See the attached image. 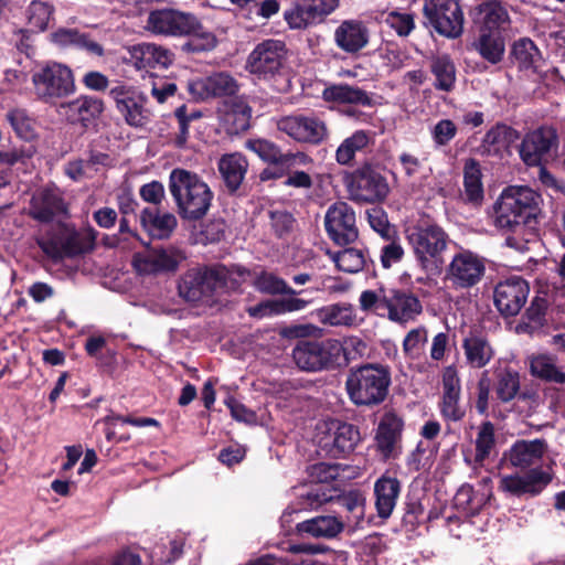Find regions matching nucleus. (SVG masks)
Here are the masks:
<instances>
[{"mask_svg": "<svg viewBox=\"0 0 565 565\" xmlns=\"http://www.w3.org/2000/svg\"><path fill=\"white\" fill-rule=\"evenodd\" d=\"M340 347L337 339H302L292 349L296 365L306 372H320L339 367Z\"/></svg>", "mask_w": 565, "mask_h": 565, "instance_id": "obj_9", "label": "nucleus"}, {"mask_svg": "<svg viewBox=\"0 0 565 565\" xmlns=\"http://www.w3.org/2000/svg\"><path fill=\"white\" fill-rule=\"evenodd\" d=\"M376 134L369 129H358L344 138L335 150V161L340 166L352 167L356 153H366L375 145Z\"/></svg>", "mask_w": 565, "mask_h": 565, "instance_id": "obj_34", "label": "nucleus"}, {"mask_svg": "<svg viewBox=\"0 0 565 565\" xmlns=\"http://www.w3.org/2000/svg\"><path fill=\"white\" fill-rule=\"evenodd\" d=\"M540 199V194L529 186L504 189L493 205L495 226L513 233L535 230Z\"/></svg>", "mask_w": 565, "mask_h": 565, "instance_id": "obj_5", "label": "nucleus"}, {"mask_svg": "<svg viewBox=\"0 0 565 565\" xmlns=\"http://www.w3.org/2000/svg\"><path fill=\"white\" fill-rule=\"evenodd\" d=\"M458 128L450 119H440L431 130V138L436 147H446L456 137Z\"/></svg>", "mask_w": 565, "mask_h": 565, "instance_id": "obj_63", "label": "nucleus"}, {"mask_svg": "<svg viewBox=\"0 0 565 565\" xmlns=\"http://www.w3.org/2000/svg\"><path fill=\"white\" fill-rule=\"evenodd\" d=\"M109 96L129 126L142 127L146 124V97L136 87L120 84L110 88Z\"/></svg>", "mask_w": 565, "mask_h": 565, "instance_id": "obj_22", "label": "nucleus"}, {"mask_svg": "<svg viewBox=\"0 0 565 565\" xmlns=\"http://www.w3.org/2000/svg\"><path fill=\"white\" fill-rule=\"evenodd\" d=\"M460 393H443L440 414L445 420L460 422L466 412L459 405Z\"/></svg>", "mask_w": 565, "mask_h": 565, "instance_id": "obj_61", "label": "nucleus"}, {"mask_svg": "<svg viewBox=\"0 0 565 565\" xmlns=\"http://www.w3.org/2000/svg\"><path fill=\"white\" fill-rule=\"evenodd\" d=\"M425 25L447 39H457L463 33L465 15L459 0H425L423 6Z\"/></svg>", "mask_w": 565, "mask_h": 565, "instance_id": "obj_10", "label": "nucleus"}, {"mask_svg": "<svg viewBox=\"0 0 565 565\" xmlns=\"http://www.w3.org/2000/svg\"><path fill=\"white\" fill-rule=\"evenodd\" d=\"M310 301L297 296H288L280 299L266 300L250 310L252 316H271L287 312L300 311L305 309Z\"/></svg>", "mask_w": 565, "mask_h": 565, "instance_id": "obj_48", "label": "nucleus"}, {"mask_svg": "<svg viewBox=\"0 0 565 565\" xmlns=\"http://www.w3.org/2000/svg\"><path fill=\"white\" fill-rule=\"evenodd\" d=\"M472 19L479 25V32L501 33L509 23V13L500 0H484L471 10Z\"/></svg>", "mask_w": 565, "mask_h": 565, "instance_id": "obj_32", "label": "nucleus"}, {"mask_svg": "<svg viewBox=\"0 0 565 565\" xmlns=\"http://www.w3.org/2000/svg\"><path fill=\"white\" fill-rule=\"evenodd\" d=\"M367 218L371 227L377 232L384 239L396 236V230L390 224L385 212L375 207L367 212Z\"/></svg>", "mask_w": 565, "mask_h": 565, "instance_id": "obj_64", "label": "nucleus"}, {"mask_svg": "<svg viewBox=\"0 0 565 565\" xmlns=\"http://www.w3.org/2000/svg\"><path fill=\"white\" fill-rule=\"evenodd\" d=\"M269 225L274 235L284 238L290 235L297 223L294 214L287 210L276 209L268 211Z\"/></svg>", "mask_w": 565, "mask_h": 565, "instance_id": "obj_58", "label": "nucleus"}, {"mask_svg": "<svg viewBox=\"0 0 565 565\" xmlns=\"http://www.w3.org/2000/svg\"><path fill=\"white\" fill-rule=\"evenodd\" d=\"M140 224L152 238L167 239L178 226L177 217L170 213H160L157 207H145L140 213Z\"/></svg>", "mask_w": 565, "mask_h": 565, "instance_id": "obj_36", "label": "nucleus"}, {"mask_svg": "<svg viewBox=\"0 0 565 565\" xmlns=\"http://www.w3.org/2000/svg\"><path fill=\"white\" fill-rule=\"evenodd\" d=\"M248 169V161L242 153L224 154L218 161V171L230 194L239 189Z\"/></svg>", "mask_w": 565, "mask_h": 565, "instance_id": "obj_38", "label": "nucleus"}, {"mask_svg": "<svg viewBox=\"0 0 565 565\" xmlns=\"http://www.w3.org/2000/svg\"><path fill=\"white\" fill-rule=\"evenodd\" d=\"M360 307L364 311H373L381 317H387L394 322L413 320L423 310L422 303L415 295L385 287L362 291Z\"/></svg>", "mask_w": 565, "mask_h": 565, "instance_id": "obj_7", "label": "nucleus"}, {"mask_svg": "<svg viewBox=\"0 0 565 565\" xmlns=\"http://www.w3.org/2000/svg\"><path fill=\"white\" fill-rule=\"evenodd\" d=\"M54 4L46 0H31L23 11L26 25L41 33L50 28V23L54 21Z\"/></svg>", "mask_w": 565, "mask_h": 565, "instance_id": "obj_46", "label": "nucleus"}, {"mask_svg": "<svg viewBox=\"0 0 565 565\" xmlns=\"http://www.w3.org/2000/svg\"><path fill=\"white\" fill-rule=\"evenodd\" d=\"M337 46L348 53L355 54L370 42V30L363 21L344 20L334 31Z\"/></svg>", "mask_w": 565, "mask_h": 565, "instance_id": "obj_33", "label": "nucleus"}, {"mask_svg": "<svg viewBox=\"0 0 565 565\" xmlns=\"http://www.w3.org/2000/svg\"><path fill=\"white\" fill-rule=\"evenodd\" d=\"M247 148L254 151L262 160L271 164H287L295 157L291 153H282L276 143L266 139L248 140Z\"/></svg>", "mask_w": 565, "mask_h": 565, "instance_id": "obj_50", "label": "nucleus"}, {"mask_svg": "<svg viewBox=\"0 0 565 565\" xmlns=\"http://www.w3.org/2000/svg\"><path fill=\"white\" fill-rule=\"evenodd\" d=\"M333 260L339 270L350 274L359 273L367 266L364 250L354 247H348L337 252L333 255Z\"/></svg>", "mask_w": 565, "mask_h": 565, "instance_id": "obj_52", "label": "nucleus"}, {"mask_svg": "<svg viewBox=\"0 0 565 565\" xmlns=\"http://www.w3.org/2000/svg\"><path fill=\"white\" fill-rule=\"evenodd\" d=\"M546 450L547 443L545 439H520L503 452L502 460L513 468L523 470L540 461Z\"/></svg>", "mask_w": 565, "mask_h": 565, "instance_id": "obj_30", "label": "nucleus"}, {"mask_svg": "<svg viewBox=\"0 0 565 565\" xmlns=\"http://www.w3.org/2000/svg\"><path fill=\"white\" fill-rule=\"evenodd\" d=\"M245 70L278 93L291 89L289 50L282 40L266 39L257 43L246 58Z\"/></svg>", "mask_w": 565, "mask_h": 565, "instance_id": "obj_2", "label": "nucleus"}, {"mask_svg": "<svg viewBox=\"0 0 565 565\" xmlns=\"http://www.w3.org/2000/svg\"><path fill=\"white\" fill-rule=\"evenodd\" d=\"M361 441V434L358 426L333 420L329 427V434L319 441L320 448L331 458H345L354 451Z\"/></svg>", "mask_w": 565, "mask_h": 565, "instance_id": "obj_19", "label": "nucleus"}, {"mask_svg": "<svg viewBox=\"0 0 565 565\" xmlns=\"http://www.w3.org/2000/svg\"><path fill=\"white\" fill-rule=\"evenodd\" d=\"M495 444V429L493 423L489 420L483 422L479 426V430L475 441V461L477 463H482L486 459H488L492 450L494 449Z\"/></svg>", "mask_w": 565, "mask_h": 565, "instance_id": "obj_54", "label": "nucleus"}, {"mask_svg": "<svg viewBox=\"0 0 565 565\" xmlns=\"http://www.w3.org/2000/svg\"><path fill=\"white\" fill-rule=\"evenodd\" d=\"M67 121L88 129L103 114L104 102L95 96L81 95L76 99L61 105Z\"/></svg>", "mask_w": 565, "mask_h": 565, "instance_id": "obj_28", "label": "nucleus"}, {"mask_svg": "<svg viewBox=\"0 0 565 565\" xmlns=\"http://www.w3.org/2000/svg\"><path fill=\"white\" fill-rule=\"evenodd\" d=\"M391 384L392 371L388 365L366 362L349 369L344 388L355 407L373 409L386 401Z\"/></svg>", "mask_w": 565, "mask_h": 565, "instance_id": "obj_3", "label": "nucleus"}, {"mask_svg": "<svg viewBox=\"0 0 565 565\" xmlns=\"http://www.w3.org/2000/svg\"><path fill=\"white\" fill-rule=\"evenodd\" d=\"M326 103L338 105H352L361 107H374V93L350 85L348 83L326 85L321 93Z\"/></svg>", "mask_w": 565, "mask_h": 565, "instance_id": "obj_31", "label": "nucleus"}, {"mask_svg": "<svg viewBox=\"0 0 565 565\" xmlns=\"http://www.w3.org/2000/svg\"><path fill=\"white\" fill-rule=\"evenodd\" d=\"M403 430L404 420L395 411L383 414L374 438L376 449L383 459H395L401 455Z\"/></svg>", "mask_w": 565, "mask_h": 565, "instance_id": "obj_21", "label": "nucleus"}, {"mask_svg": "<svg viewBox=\"0 0 565 565\" xmlns=\"http://www.w3.org/2000/svg\"><path fill=\"white\" fill-rule=\"evenodd\" d=\"M252 108L243 98H233L228 109L222 117L225 131L231 135H239L250 126Z\"/></svg>", "mask_w": 565, "mask_h": 565, "instance_id": "obj_42", "label": "nucleus"}, {"mask_svg": "<svg viewBox=\"0 0 565 565\" xmlns=\"http://www.w3.org/2000/svg\"><path fill=\"white\" fill-rule=\"evenodd\" d=\"M96 239L97 231L89 225L77 230L73 224L58 223L54 233L39 239L38 245L49 258L58 262L90 253Z\"/></svg>", "mask_w": 565, "mask_h": 565, "instance_id": "obj_8", "label": "nucleus"}, {"mask_svg": "<svg viewBox=\"0 0 565 565\" xmlns=\"http://www.w3.org/2000/svg\"><path fill=\"white\" fill-rule=\"evenodd\" d=\"M338 504L348 512V521L360 526L364 520L365 497L360 490H351L338 497Z\"/></svg>", "mask_w": 565, "mask_h": 565, "instance_id": "obj_51", "label": "nucleus"}, {"mask_svg": "<svg viewBox=\"0 0 565 565\" xmlns=\"http://www.w3.org/2000/svg\"><path fill=\"white\" fill-rule=\"evenodd\" d=\"M519 139L520 132L516 129L504 122H497L472 151L482 158H502L503 152Z\"/></svg>", "mask_w": 565, "mask_h": 565, "instance_id": "obj_26", "label": "nucleus"}, {"mask_svg": "<svg viewBox=\"0 0 565 565\" xmlns=\"http://www.w3.org/2000/svg\"><path fill=\"white\" fill-rule=\"evenodd\" d=\"M552 480V473L537 467L530 469L524 475L514 473L501 477L498 489L511 497L534 498L541 494Z\"/></svg>", "mask_w": 565, "mask_h": 565, "instance_id": "obj_18", "label": "nucleus"}, {"mask_svg": "<svg viewBox=\"0 0 565 565\" xmlns=\"http://www.w3.org/2000/svg\"><path fill=\"white\" fill-rule=\"evenodd\" d=\"M247 274L238 265H199L181 275L178 292L186 302L213 306L222 296L238 290Z\"/></svg>", "mask_w": 565, "mask_h": 565, "instance_id": "obj_1", "label": "nucleus"}, {"mask_svg": "<svg viewBox=\"0 0 565 565\" xmlns=\"http://www.w3.org/2000/svg\"><path fill=\"white\" fill-rule=\"evenodd\" d=\"M529 292L530 286L525 279L516 276L507 278L494 288V306L504 318L514 317L524 307Z\"/></svg>", "mask_w": 565, "mask_h": 565, "instance_id": "obj_20", "label": "nucleus"}, {"mask_svg": "<svg viewBox=\"0 0 565 565\" xmlns=\"http://www.w3.org/2000/svg\"><path fill=\"white\" fill-rule=\"evenodd\" d=\"M321 321L330 326H351L354 321L353 309L347 303H334L320 311Z\"/></svg>", "mask_w": 565, "mask_h": 565, "instance_id": "obj_57", "label": "nucleus"}, {"mask_svg": "<svg viewBox=\"0 0 565 565\" xmlns=\"http://www.w3.org/2000/svg\"><path fill=\"white\" fill-rule=\"evenodd\" d=\"M463 192L461 198L466 204L480 207L484 200L482 172L480 163L473 159H467L463 164Z\"/></svg>", "mask_w": 565, "mask_h": 565, "instance_id": "obj_39", "label": "nucleus"}, {"mask_svg": "<svg viewBox=\"0 0 565 565\" xmlns=\"http://www.w3.org/2000/svg\"><path fill=\"white\" fill-rule=\"evenodd\" d=\"M385 241L386 243L381 247L380 260L382 267L388 269L403 259L405 252L396 236Z\"/></svg>", "mask_w": 565, "mask_h": 565, "instance_id": "obj_62", "label": "nucleus"}, {"mask_svg": "<svg viewBox=\"0 0 565 565\" xmlns=\"http://www.w3.org/2000/svg\"><path fill=\"white\" fill-rule=\"evenodd\" d=\"M256 288L267 295H287L298 296L305 292V290H296L291 288L282 278L276 276L273 273H262L256 278Z\"/></svg>", "mask_w": 565, "mask_h": 565, "instance_id": "obj_55", "label": "nucleus"}, {"mask_svg": "<svg viewBox=\"0 0 565 565\" xmlns=\"http://www.w3.org/2000/svg\"><path fill=\"white\" fill-rule=\"evenodd\" d=\"M32 83L35 95L44 103L67 97L76 90L73 71L56 62L47 63L33 73Z\"/></svg>", "mask_w": 565, "mask_h": 565, "instance_id": "obj_11", "label": "nucleus"}, {"mask_svg": "<svg viewBox=\"0 0 565 565\" xmlns=\"http://www.w3.org/2000/svg\"><path fill=\"white\" fill-rule=\"evenodd\" d=\"M193 15L174 9H158L149 13L147 23L153 33L181 36L186 33Z\"/></svg>", "mask_w": 565, "mask_h": 565, "instance_id": "obj_29", "label": "nucleus"}, {"mask_svg": "<svg viewBox=\"0 0 565 565\" xmlns=\"http://www.w3.org/2000/svg\"><path fill=\"white\" fill-rule=\"evenodd\" d=\"M511 58L519 71L537 74L542 62V53L531 39L522 38L513 43Z\"/></svg>", "mask_w": 565, "mask_h": 565, "instance_id": "obj_41", "label": "nucleus"}, {"mask_svg": "<svg viewBox=\"0 0 565 565\" xmlns=\"http://www.w3.org/2000/svg\"><path fill=\"white\" fill-rule=\"evenodd\" d=\"M407 239L417 265L426 273L438 275L445 265V253L451 238L433 220H419L407 230Z\"/></svg>", "mask_w": 565, "mask_h": 565, "instance_id": "obj_6", "label": "nucleus"}, {"mask_svg": "<svg viewBox=\"0 0 565 565\" xmlns=\"http://www.w3.org/2000/svg\"><path fill=\"white\" fill-rule=\"evenodd\" d=\"M184 259L185 255L178 249L156 248L145 255H135L132 264L141 274L156 275L177 271Z\"/></svg>", "mask_w": 565, "mask_h": 565, "instance_id": "obj_25", "label": "nucleus"}, {"mask_svg": "<svg viewBox=\"0 0 565 565\" xmlns=\"http://www.w3.org/2000/svg\"><path fill=\"white\" fill-rule=\"evenodd\" d=\"M472 46L484 61L492 65L499 64L503 60L505 43L502 33L479 32Z\"/></svg>", "mask_w": 565, "mask_h": 565, "instance_id": "obj_47", "label": "nucleus"}, {"mask_svg": "<svg viewBox=\"0 0 565 565\" xmlns=\"http://www.w3.org/2000/svg\"><path fill=\"white\" fill-rule=\"evenodd\" d=\"M350 199L356 203H381L388 193L390 185L382 170L365 163L353 171L347 181Z\"/></svg>", "mask_w": 565, "mask_h": 565, "instance_id": "obj_12", "label": "nucleus"}, {"mask_svg": "<svg viewBox=\"0 0 565 565\" xmlns=\"http://www.w3.org/2000/svg\"><path fill=\"white\" fill-rule=\"evenodd\" d=\"M344 524L337 516L320 515L299 522L296 525L299 534H309L315 537H335L343 531Z\"/></svg>", "mask_w": 565, "mask_h": 565, "instance_id": "obj_43", "label": "nucleus"}, {"mask_svg": "<svg viewBox=\"0 0 565 565\" xmlns=\"http://www.w3.org/2000/svg\"><path fill=\"white\" fill-rule=\"evenodd\" d=\"M6 118L20 139L31 142L36 138L34 120L29 116L25 109H10Z\"/></svg>", "mask_w": 565, "mask_h": 565, "instance_id": "obj_53", "label": "nucleus"}, {"mask_svg": "<svg viewBox=\"0 0 565 565\" xmlns=\"http://www.w3.org/2000/svg\"><path fill=\"white\" fill-rule=\"evenodd\" d=\"M188 92L200 102L211 98L235 97L241 85L227 72H214L209 76L198 77L188 82Z\"/></svg>", "mask_w": 565, "mask_h": 565, "instance_id": "obj_17", "label": "nucleus"}, {"mask_svg": "<svg viewBox=\"0 0 565 565\" xmlns=\"http://www.w3.org/2000/svg\"><path fill=\"white\" fill-rule=\"evenodd\" d=\"M402 490L401 481L383 475L374 483L375 508L381 519H388Z\"/></svg>", "mask_w": 565, "mask_h": 565, "instance_id": "obj_37", "label": "nucleus"}, {"mask_svg": "<svg viewBox=\"0 0 565 565\" xmlns=\"http://www.w3.org/2000/svg\"><path fill=\"white\" fill-rule=\"evenodd\" d=\"M338 347H340L337 362L339 367L349 364L350 361L361 358L365 350L366 343L359 337H348L343 341L338 340Z\"/></svg>", "mask_w": 565, "mask_h": 565, "instance_id": "obj_59", "label": "nucleus"}, {"mask_svg": "<svg viewBox=\"0 0 565 565\" xmlns=\"http://www.w3.org/2000/svg\"><path fill=\"white\" fill-rule=\"evenodd\" d=\"M484 274V258L470 249L460 248L445 268V281L455 290H467L477 286Z\"/></svg>", "mask_w": 565, "mask_h": 565, "instance_id": "obj_13", "label": "nucleus"}, {"mask_svg": "<svg viewBox=\"0 0 565 565\" xmlns=\"http://www.w3.org/2000/svg\"><path fill=\"white\" fill-rule=\"evenodd\" d=\"M50 36L52 43L63 49L75 47L98 57L105 54L102 44L94 41L88 33H83L77 29L58 28Z\"/></svg>", "mask_w": 565, "mask_h": 565, "instance_id": "obj_35", "label": "nucleus"}, {"mask_svg": "<svg viewBox=\"0 0 565 565\" xmlns=\"http://www.w3.org/2000/svg\"><path fill=\"white\" fill-rule=\"evenodd\" d=\"M168 188L181 220L198 222L206 216L214 193L198 173L175 168L170 172Z\"/></svg>", "mask_w": 565, "mask_h": 565, "instance_id": "obj_4", "label": "nucleus"}, {"mask_svg": "<svg viewBox=\"0 0 565 565\" xmlns=\"http://www.w3.org/2000/svg\"><path fill=\"white\" fill-rule=\"evenodd\" d=\"M494 391L497 398L503 403L511 402L520 391V374L511 367H504L495 373Z\"/></svg>", "mask_w": 565, "mask_h": 565, "instance_id": "obj_49", "label": "nucleus"}, {"mask_svg": "<svg viewBox=\"0 0 565 565\" xmlns=\"http://www.w3.org/2000/svg\"><path fill=\"white\" fill-rule=\"evenodd\" d=\"M128 51L137 70H167L175 58L171 50L156 43H138Z\"/></svg>", "mask_w": 565, "mask_h": 565, "instance_id": "obj_27", "label": "nucleus"}, {"mask_svg": "<svg viewBox=\"0 0 565 565\" xmlns=\"http://www.w3.org/2000/svg\"><path fill=\"white\" fill-rule=\"evenodd\" d=\"M278 129L300 143L319 146L329 138L327 122L311 115H290L278 121Z\"/></svg>", "mask_w": 565, "mask_h": 565, "instance_id": "obj_14", "label": "nucleus"}, {"mask_svg": "<svg viewBox=\"0 0 565 565\" xmlns=\"http://www.w3.org/2000/svg\"><path fill=\"white\" fill-rule=\"evenodd\" d=\"M531 373L546 382L565 383V372L559 371L553 361L545 355L536 356L531 361Z\"/></svg>", "mask_w": 565, "mask_h": 565, "instance_id": "obj_56", "label": "nucleus"}, {"mask_svg": "<svg viewBox=\"0 0 565 565\" xmlns=\"http://www.w3.org/2000/svg\"><path fill=\"white\" fill-rule=\"evenodd\" d=\"M462 349L467 363L475 369L486 366L494 355L487 337L480 332H470L462 341Z\"/></svg>", "mask_w": 565, "mask_h": 565, "instance_id": "obj_40", "label": "nucleus"}, {"mask_svg": "<svg viewBox=\"0 0 565 565\" xmlns=\"http://www.w3.org/2000/svg\"><path fill=\"white\" fill-rule=\"evenodd\" d=\"M191 25L183 35L190 36L189 41L182 45L183 51L189 53H200L213 50L217 44L215 34L206 29L201 21L193 15Z\"/></svg>", "mask_w": 565, "mask_h": 565, "instance_id": "obj_45", "label": "nucleus"}, {"mask_svg": "<svg viewBox=\"0 0 565 565\" xmlns=\"http://www.w3.org/2000/svg\"><path fill=\"white\" fill-rule=\"evenodd\" d=\"M556 141L557 135L552 128L541 127L530 131L519 147L520 158L529 167L541 166Z\"/></svg>", "mask_w": 565, "mask_h": 565, "instance_id": "obj_24", "label": "nucleus"}, {"mask_svg": "<svg viewBox=\"0 0 565 565\" xmlns=\"http://www.w3.org/2000/svg\"><path fill=\"white\" fill-rule=\"evenodd\" d=\"M385 23L402 38L408 36L415 29V19L413 13L391 11L385 17Z\"/></svg>", "mask_w": 565, "mask_h": 565, "instance_id": "obj_60", "label": "nucleus"}, {"mask_svg": "<svg viewBox=\"0 0 565 565\" xmlns=\"http://www.w3.org/2000/svg\"><path fill=\"white\" fill-rule=\"evenodd\" d=\"M339 7V0H295L284 13L291 30H306L324 21Z\"/></svg>", "mask_w": 565, "mask_h": 565, "instance_id": "obj_15", "label": "nucleus"}, {"mask_svg": "<svg viewBox=\"0 0 565 565\" xmlns=\"http://www.w3.org/2000/svg\"><path fill=\"white\" fill-rule=\"evenodd\" d=\"M63 214H67V204L57 186H45L33 193L29 215L34 221L50 223Z\"/></svg>", "mask_w": 565, "mask_h": 565, "instance_id": "obj_23", "label": "nucleus"}, {"mask_svg": "<svg viewBox=\"0 0 565 565\" xmlns=\"http://www.w3.org/2000/svg\"><path fill=\"white\" fill-rule=\"evenodd\" d=\"M324 228L334 244L347 246L353 243L359 236L353 207L344 201L331 204L326 212Z\"/></svg>", "mask_w": 565, "mask_h": 565, "instance_id": "obj_16", "label": "nucleus"}, {"mask_svg": "<svg viewBox=\"0 0 565 565\" xmlns=\"http://www.w3.org/2000/svg\"><path fill=\"white\" fill-rule=\"evenodd\" d=\"M429 68L435 76V89L449 93L455 88L457 68L450 55L440 54L433 56Z\"/></svg>", "mask_w": 565, "mask_h": 565, "instance_id": "obj_44", "label": "nucleus"}]
</instances>
